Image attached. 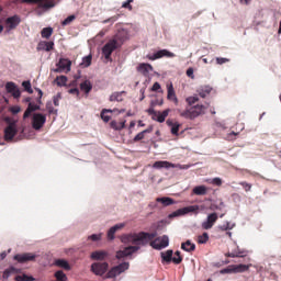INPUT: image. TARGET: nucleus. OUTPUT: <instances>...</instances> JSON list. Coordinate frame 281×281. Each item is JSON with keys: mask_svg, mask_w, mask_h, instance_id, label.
Instances as JSON below:
<instances>
[{"mask_svg": "<svg viewBox=\"0 0 281 281\" xmlns=\"http://www.w3.org/2000/svg\"><path fill=\"white\" fill-rule=\"evenodd\" d=\"M150 232L151 233L145 231L125 233L120 236V240L123 245H139L140 247H146L150 245V240L159 238L157 229H150Z\"/></svg>", "mask_w": 281, "mask_h": 281, "instance_id": "f257e3e1", "label": "nucleus"}, {"mask_svg": "<svg viewBox=\"0 0 281 281\" xmlns=\"http://www.w3.org/2000/svg\"><path fill=\"white\" fill-rule=\"evenodd\" d=\"M90 271L93 276L102 278V280H109L104 278H106V273L111 271V266L109 265V261H94L90 266Z\"/></svg>", "mask_w": 281, "mask_h": 281, "instance_id": "f03ea898", "label": "nucleus"}, {"mask_svg": "<svg viewBox=\"0 0 281 281\" xmlns=\"http://www.w3.org/2000/svg\"><path fill=\"white\" fill-rule=\"evenodd\" d=\"M128 245L123 247V249H120L115 252L116 260H126V258H133L134 254H137L139 249H142V246L139 244H124Z\"/></svg>", "mask_w": 281, "mask_h": 281, "instance_id": "7ed1b4c3", "label": "nucleus"}, {"mask_svg": "<svg viewBox=\"0 0 281 281\" xmlns=\"http://www.w3.org/2000/svg\"><path fill=\"white\" fill-rule=\"evenodd\" d=\"M128 269H131V262L122 261L121 263L111 267L104 279L115 280V278L122 276V273H125Z\"/></svg>", "mask_w": 281, "mask_h": 281, "instance_id": "20e7f679", "label": "nucleus"}, {"mask_svg": "<svg viewBox=\"0 0 281 281\" xmlns=\"http://www.w3.org/2000/svg\"><path fill=\"white\" fill-rule=\"evenodd\" d=\"M121 49L120 46H117V41L116 40H110L106 42L102 48H101V54L106 60V63H113V52Z\"/></svg>", "mask_w": 281, "mask_h": 281, "instance_id": "39448f33", "label": "nucleus"}, {"mask_svg": "<svg viewBox=\"0 0 281 281\" xmlns=\"http://www.w3.org/2000/svg\"><path fill=\"white\" fill-rule=\"evenodd\" d=\"M180 115L186 117V120H196L200 115H205V106L203 104H195L190 109H186Z\"/></svg>", "mask_w": 281, "mask_h": 281, "instance_id": "423d86ee", "label": "nucleus"}, {"mask_svg": "<svg viewBox=\"0 0 281 281\" xmlns=\"http://www.w3.org/2000/svg\"><path fill=\"white\" fill-rule=\"evenodd\" d=\"M3 133H4L3 135L4 142L16 143L23 139V136H16V134L19 133V127H16V123H11L7 127H4Z\"/></svg>", "mask_w": 281, "mask_h": 281, "instance_id": "0eeeda50", "label": "nucleus"}, {"mask_svg": "<svg viewBox=\"0 0 281 281\" xmlns=\"http://www.w3.org/2000/svg\"><path fill=\"white\" fill-rule=\"evenodd\" d=\"M71 59L67 57H59L55 64L56 68L50 69L54 74H69L71 71Z\"/></svg>", "mask_w": 281, "mask_h": 281, "instance_id": "6e6552de", "label": "nucleus"}, {"mask_svg": "<svg viewBox=\"0 0 281 281\" xmlns=\"http://www.w3.org/2000/svg\"><path fill=\"white\" fill-rule=\"evenodd\" d=\"M149 247L156 251H164V249H168V247H170V236L161 235L156 237L149 243Z\"/></svg>", "mask_w": 281, "mask_h": 281, "instance_id": "1a4fd4ad", "label": "nucleus"}, {"mask_svg": "<svg viewBox=\"0 0 281 281\" xmlns=\"http://www.w3.org/2000/svg\"><path fill=\"white\" fill-rule=\"evenodd\" d=\"M175 53L170 52L168 48H161L155 50L154 53H149L146 55L147 60H159L160 58H175Z\"/></svg>", "mask_w": 281, "mask_h": 281, "instance_id": "9d476101", "label": "nucleus"}, {"mask_svg": "<svg viewBox=\"0 0 281 281\" xmlns=\"http://www.w3.org/2000/svg\"><path fill=\"white\" fill-rule=\"evenodd\" d=\"M37 254L34 252H20L13 256V260L19 265H27V262H36Z\"/></svg>", "mask_w": 281, "mask_h": 281, "instance_id": "9b49d317", "label": "nucleus"}, {"mask_svg": "<svg viewBox=\"0 0 281 281\" xmlns=\"http://www.w3.org/2000/svg\"><path fill=\"white\" fill-rule=\"evenodd\" d=\"M160 260L161 265H171V262H173V265H179L181 258L175 257V250L167 249L160 252Z\"/></svg>", "mask_w": 281, "mask_h": 281, "instance_id": "f8f14e48", "label": "nucleus"}, {"mask_svg": "<svg viewBox=\"0 0 281 281\" xmlns=\"http://www.w3.org/2000/svg\"><path fill=\"white\" fill-rule=\"evenodd\" d=\"M47 123V114L35 112L32 116V128L34 131H41Z\"/></svg>", "mask_w": 281, "mask_h": 281, "instance_id": "ddd939ff", "label": "nucleus"}, {"mask_svg": "<svg viewBox=\"0 0 281 281\" xmlns=\"http://www.w3.org/2000/svg\"><path fill=\"white\" fill-rule=\"evenodd\" d=\"M155 170H170V168H179L181 170V164H172L168 160H157L153 164Z\"/></svg>", "mask_w": 281, "mask_h": 281, "instance_id": "4468645a", "label": "nucleus"}, {"mask_svg": "<svg viewBox=\"0 0 281 281\" xmlns=\"http://www.w3.org/2000/svg\"><path fill=\"white\" fill-rule=\"evenodd\" d=\"M4 89L7 93H10L14 98V100L21 99V88H19L14 81H8L4 85Z\"/></svg>", "mask_w": 281, "mask_h": 281, "instance_id": "2eb2a0df", "label": "nucleus"}, {"mask_svg": "<svg viewBox=\"0 0 281 281\" xmlns=\"http://www.w3.org/2000/svg\"><path fill=\"white\" fill-rule=\"evenodd\" d=\"M216 221H218V213H209L206 218L201 224L202 229H212L214 225H216Z\"/></svg>", "mask_w": 281, "mask_h": 281, "instance_id": "dca6fc26", "label": "nucleus"}, {"mask_svg": "<svg viewBox=\"0 0 281 281\" xmlns=\"http://www.w3.org/2000/svg\"><path fill=\"white\" fill-rule=\"evenodd\" d=\"M21 25V16L19 14L11 15L7 19L5 32L10 34L12 30H16Z\"/></svg>", "mask_w": 281, "mask_h": 281, "instance_id": "f3484780", "label": "nucleus"}, {"mask_svg": "<svg viewBox=\"0 0 281 281\" xmlns=\"http://www.w3.org/2000/svg\"><path fill=\"white\" fill-rule=\"evenodd\" d=\"M170 108L165 109L162 112L155 110V113H148V115H151V120L154 122H158V124H164L166 122V117L170 115Z\"/></svg>", "mask_w": 281, "mask_h": 281, "instance_id": "a211bd4d", "label": "nucleus"}, {"mask_svg": "<svg viewBox=\"0 0 281 281\" xmlns=\"http://www.w3.org/2000/svg\"><path fill=\"white\" fill-rule=\"evenodd\" d=\"M194 210L193 206H183L168 214L167 218L172 221V218H180L181 216H188L190 212Z\"/></svg>", "mask_w": 281, "mask_h": 281, "instance_id": "6ab92c4d", "label": "nucleus"}, {"mask_svg": "<svg viewBox=\"0 0 281 281\" xmlns=\"http://www.w3.org/2000/svg\"><path fill=\"white\" fill-rule=\"evenodd\" d=\"M154 69L150 63H139L136 67V71L142 74L145 78H149L150 71H154Z\"/></svg>", "mask_w": 281, "mask_h": 281, "instance_id": "aec40b11", "label": "nucleus"}, {"mask_svg": "<svg viewBox=\"0 0 281 281\" xmlns=\"http://www.w3.org/2000/svg\"><path fill=\"white\" fill-rule=\"evenodd\" d=\"M166 124H167L168 128H170V133L175 137H179V131H181V126H183V124H181V123H179V121H175L172 119H168L166 121Z\"/></svg>", "mask_w": 281, "mask_h": 281, "instance_id": "412c9836", "label": "nucleus"}, {"mask_svg": "<svg viewBox=\"0 0 281 281\" xmlns=\"http://www.w3.org/2000/svg\"><path fill=\"white\" fill-rule=\"evenodd\" d=\"M128 38H130L128 31L123 29L122 31H119L115 34V36L111 40L116 41V45L122 49V45H124V42L128 41Z\"/></svg>", "mask_w": 281, "mask_h": 281, "instance_id": "4be33fe9", "label": "nucleus"}, {"mask_svg": "<svg viewBox=\"0 0 281 281\" xmlns=\"http://www.w3.org/2000/svg\"><path fill=\"white\" fill-rule=\"evenodd\" d=\"M109 258V251L106 250H94L90 254L91 260H97V262H106Z\"/></svg>", "mask_w": 281, "mask_h": 281, "instance_id": "5701e85b", "label": "nucleus"}, {"mask_svg": "<svg viewBox=\"0 0 281 281\" xmlns=\"http://www.w3.org/2000/svg\"><path fill=\"white\" fill-rule=\"evenodd\" d=\"M36 111H45V109H43L41 105H37L34 101L30 102L23 113V120H27V117H30L32 113H36Z\"/></svg>", "mask_w": 281, "mask_h": 281, "instance_id": "b1692460", "label": "nucleus"}, {"mask_svg": "<svg viewBox=\"0 0 281 281\" xmlns=\"http://www.w3.org/2000/svg\"><path fill=\"white\" fill-rule=\"evenodd\" d=\"M170 225V221L168 218L160 220L150 225L149 229H156L158 233L166 232V227Z\"/></svg>", "mask_w": 281, "mask_h": 281, "instance_id": "393cba45", "label": "nucleus"}, {"mask_svg": "<svg viewBox=\"0 0 281 281\" xmlns=\"http://www.w3.org/2000/svg\"><path fill=\"white\" fill-rule=\"evenodd\" d=\"M54 41H40L36 46L37 52H52L54 49Z\"/></svg>", "mask_w": 281, "mask_h": 281, "instance_id": "a878e982", "label": "nucleus"}, {"mask_svg": "<svg viewBox=\"0 0 281 281\" xmlns=\"http://www.w3.org/2000/svg\"><path fill=\"white\" fill-rule=\"evenodd\" d=\"M167 100L179 104V99L177 98V92L175 91V86L172 82L167 83Z\"/></svg>", "mask_w": 281, "mask_h": 281, "instance_id": "bb28decb", "label": "nucleus"}, {"mask_svg": "<svg viewBox=\"0 0 281 281\" xmlns=\"http://www.w3.org/2000/svg\"><path fill=\"white\" fill-rule=\"evenodd\" d=\"M53 266L59 267V269H64L65 271H71V265H69V261L64 258L55 259Z\"/></svg>", "mask_w": 281, "mask_h": 281, "instance_id": "cd10ccee", "label": "nucleus"}, {"mask_svg": "<svg viewBox=\"0 0 281 281\" xmlns=\"http://www.w3.org/2000/svg\"><path fill=\"white\" fill-rule=\"evenodd\" d=\"M213 90L214 88H212V86L205 85L200 86L199 89L196 90V93L200 95V98L205 99L207 98V95H210V93H212Z\"/></svg>", "mask_w": 281, "mask_h": 281, "instance_id": "c85d7f7f", "label": "nucleus"}, {"mask_svg": "<svg viewBox=\"0 0 281 281\" xmlns=\"http://www.w3.org/2000/svg\"><path fill=\"white\" fill-rule=\"evenodd\" d=\"M157 203H161L162 207H170V205H177L175 199L170 196H159L156 199Z\"/></svg>", "mask_w": 281, "mask_h": 281, "instance_id": "c756f323", "label": "nucleus"}, {"mask_svg": "<svg viewBox=\"0 0 281 281\" xmlns=\"http://www.w3.org/2000/svg\"><path fill=\"white\" fill-rule=\"evenodd\" d=\"M182 251H186L187 254H192V251L196 250V244L192 243L191 239H187L181 244Z\"/></svg>", "mask_w": 281, "mask_h": 281, "instance_id": "7c9ffc66", "label": "nucleus"}, {"mask_svg": "<svg viewBox=\"0 0 281 281\" xmlns=\"http://www.w3.org/2000/svg\"><path fill=\"white\" fill-rule=\"evenodd\" d=\"M80 89L86 93V95H89L91 91H93V83L91 82V80L86 79L80 83Z\"/></svg>", "mask_w": 281, "mask_h": 281, "instance_id": "2f4dec72", "label": "nucleus"}, {"mask_svg": "<svg viewBox=\"0 0 281 281\" xmlns=\"http://www.w3.org/2000/svg\"><path fill=\"white\" fill-rule=\"evenodd\" d=\"M250 267H251V263L233 265V269H234L235 273H245V272L249 271Z\"/></svg>", "mask_w": 281, "mask_h": 281, "instance_id": "473e14b6", "label": "nucleus"}, {"mask_svg": "<svg viewBox=\"0 0 281 281\" xmlns=\"http://www.w3.org/2000/svg\"><path fill=\"white\" fill-rule=\"evenodd\" d=\"M67 82H69V78L65 75L57 76L53 81L57 87H68Z\"/></svg>", "mask_w": 281, "mask_h": 281, "instance_id": "72a5a7b5", "label": "nucleus"}, {"mask_svg": "<svg viewBox=\"0 0 281 281\" xmlns=\"http://www.w3.org/2000/svg\"><path fill=\"white\" fill-rule=\"evenodd\" d=\"M110 128L113 131H124L126 128V120L121 121L120 124H117V121L112 120L110 122Z\"/></svg>", "mask_w": 281, "mask_h": 281, "instance_id": "f704fd0d", "label": "nucleus"}, {"mask_svg": "<svg viewBox=\"0 0 281 281\" xmlns=\"http://www.w3.org/2000/svg\"><path fill=\"white\" fill-rule=\"evenodd\" d=\"M192 192L196 194V196H205V194H207V187H205V184L195 186Z\"/></svg>", "mask_w": 281, "mask_h": 281, "instance_id": "c9c22d12", "label": "nucleus"}, {"mask_svg": "<svg viewBox=\"0 0 281 281\" xmlns=\"http://www.w3.org/2000/svg\"><path fill=\"white\" fill-rule=\"evenodd\" d=\"M164 106V99L159 100H151L149 103V108L147 110H145V113H155V108L156 106Z\"/></svg>", "mask_w": 281, "mask_h": 281, "instance_id": "e433bc0d", "label": "nucleus"}, {"mask_svg": "<svg viewBox=\"0 0 281 281\" xmlns=\"http://www.w3.org/2000/svg\"><path fill=\"white\" fill-rule=\"evenodd\" d=\"M92 60H93V55L90 53L82 57L81 63L79 65L83 69H87L88 67H91Z\"/></svg>", "mask_w": 281, "mask_h": 281, "instance_id": "4c0bfd02", "label": "nucleus"}, {"mask_svg": "<svg viewBox=\"0 0 281 281\" xmlns=\"http://www.w3.org/2000/svg\"><path fill=\"white\" fill-rule=\"evenodd\" d=\"M225 206V202H223V200L220 199V204H217L216 201H212L211 205L209 206V210H211V212H223V207Z\"/></svg>", "mask_w": 281, "mask_h": 281, "instance_id": "58836bf2", "label": "nucleus"}, {"mask_svg": "<svg viewBox=\"0 0 281 281\" xmlns=\"http://www.w3.org/2000/svg\"><path fill=\"white\" fill-rule=\"evenodd\" d=\"M52 34H54V27L52 26L43 27L41 31L42 38H46L47 41L48 38H52Z\"/></svg>", "mask_w": 281, "mask_h": 281, "instance_id": "ea45409f", "label": "nucleus"}, {"mask_svg": "<svg viewBox=\"0 0 281 281\" xmlns=\"http://www.w3.org/2000/svg\"><path fill=\"white\" fill-rule=\"evenodd\" d=\"M58 3H60V0L40 4L38 8H42V10H44V12H49V10H52V8H56V5H58Z\"/></svg>", "mask_w": 281, "mask_h": 281, "instance_id": "a19ab883", "label": "nucleus"}, {"mask_svg": "<svg viewBox=\"0 0 281 281\" xmlns=\"http://www.w3.org/2000/svg\"><path fill=\"white\" fill-rule=\"evenodd\" d=\"M22 88H23V91H25L26 93H30V95L34 93V89L32 88V81L30 80L22 81Z\"/></svg>", "mask_w": 281, "mask_h": 281, "instance_id": "79ce46f5", "label": "nucleus"}, {"mask_svg": "<svg viewBox=\"0 0 281 281\" xmlns=\"http://www.w3.org/2000/svg\"><path fill=\"white\" fill-rule=\"evenodd\" d=\"M210 240V234L204 232L203 234L198 236V245H206Z\"/></svg>", "mask_w": 281, "mask_h": 281, "instance_id": "37998d69", "label": "nucleus"}, {"mask_svg": "<svg viewBox=\"0 0 281 281\" xmlns=\"http://www.w3.org/2000/svg\"><path fill=\"white\" fill-rule=\"evenodd\" d=\"M15 281H36V278H34V276L32 274H19L15 277Z\"/></svg>", "mask_w": 281, "mask_h": 281, "instance_id": "c03bdc74", "label": "nucleus"}, {"mask_svg": "<svg viewBox=\"0 0 281 281\" xmlns=\"http://www.w3.org/2000/svg\"><path fill=\"white\" fill-rule=\"evenodd\" d=\"M46 111L48 115H58V109L54 108V103L52 101L46 102Z\"/></svg>", "mask_w": 281, "mask_h": 281, "instance_id": "a18cd8bd", "label": "nucleus"}, {"mask_svg": "<svg viewBox=\"0 0 281 281\" xmlns=\"http://www.w3.org/2000/svg\"><path fill=\"white\" fill-rule=\"evenodd\" d=\"M77 16L76 14H70L66 19L61 21V27H67V25H71L74 21H76Z\"/></svg>", "mask_w": 281, "mask_h": 281, "instance_id": "49530a36", "label": "nucleus"}, {"mask_svg": "<svg viewBox=\"0 0 281 281\" xmlns=\"http://www.w3.org/2000/svg\"><path fill=\"white\" fill-rule=\"evenodd\" d=\"M91 243H100L102 240V233H93L87 237Z\"/></svg>", "mask_w": 281, "mask_h": 281, "instance_id": "de8ad7c7", "label": "nucleus"}, {"mask_svg": "<svg viewBox=\"0 0 281 281\" xmlns=\"http://www.w3.org/2000/svg\"><path fill=\"white\" fill-rule=\"evenodd\" d=\"M187 207H193V210L190 211L193 212L194 214H199V212H204V210H207V207H205V205H199V204H193V205H188Z\"/></svg>", "mask_w": 281, "mask_h": 281, "instance_id": "09e8293b", "label": "nucleus"}, {"mask_svg": "<svg viewBox=\"0 0 281 281\" xmlns=\"http://www.w3.org/2000/svg\"><path fill=\"white\" fill-rule=\"evenodd\" d=\"M110 102H124V99L121 97V94L115 91L109 97Z\"/></svg>", "mask_w": 281, "mask_h": 281, "instance_id": "8fccbe9b", "label": "nucleus"}, {"mask_svg": "<svg viewBox=\"0 0 281 281\" xmlns=\"http://www.w3.org/2000/svg\"><path fill=\"white\" fill-rule=\"evenodd\" d=\"M220 273L221 276H225V274L232 276V273H235L234 265H229L226 268L221 269Z\"/></svg>", "mask_w": 281, "mask_h": 281, "instance_id": "3c124183", "label": "nucleus"}, {"mask_svg": "<svg viewBox=\"0 0 281 281\" xmlns=\"http://www.w3.org/2000/svg\"><path fill=\"white\" fill-rule=\"evenodd\" d=\"M187 104H189V106H192V104H196V102H199V94H193L190 95L186 99Z\"/></svg>", "mask_w": 281, "mask_h": 281, "instance_id": "603ef678", "label": "nucleus"}, {"mask_svg": "<svg viewBox=\"0 0 281 281\" xmlns=\"http://www.w3.org/2000/svg\"><path fill=\"white\" fill-rule=\"evenodd\" d=\"M55 278H56V280H58V281H67V274H66L65 271H63V270H57V271L55 272Z\"/></svg>", "mask_w": 281, "mask_h": 281, "instance_id": "864d4df0", "label": "nucleus"}, {"mask_svg": "<svg viewBox=\"0 0 281 281\" xmlns=\"http://www.w3.org/2000/svg\"><path fill=\"white\" fill-rule=\"evenodd\" d=\"M117 232L113 228V226H111L109 229H108V232H106V239L109 240V241H113V239L115 238V234H116Z\"/></svg>", "mask_w": 281, "mask_h": 281, "instance_id": "5fc2aeb1", "label": "nucleus"}, {"mask_svg": "<svg viewBox=\"0 0 281 281\" xmlns=\"http://www.w3.org/2000/svg\"><path fill=\"white\" fill-rule=\"evenodd\" d=\"M150 91H154L155 93H164V90L161 89V83H159V81H155L150 88Z\"/></svg>", "mask_w": 281, "mask_h": 281, "instance_id": "6e6d98bb", "label": "nucleus"}, {"mask_svg": "<svg viewBox=\"0 0 281 281\" xmlns=\"http://www.w3.org/2000/svg\"><path fill=\"white\" fill-rule=\"evenodd\" d=\"M60 100H63V93L61 92H57V94H55L53 97V104H54V106H60Z\"/></svg>", "mask_w": 281, "mask_h": 281, "instance_id": "4d7b16f0", "label": "nucleus"}, {"mask_svg": "<svg viewBox=\"0 0 281 281\" xmlns=\"http://www.w3.org/2000/svg\"><path fill=\"white\" fill-rule=\"evenodd\" d=\"M117 19H120V15H114V16L103 20L102 23H103V25H106V23H110V25H113V23H115L117 21Z\"/></svg>", "mask_w": 281, "mask_h": 281, "instance_id": "13d9d810", "label": "nucleus"}, {"mask_svg": "<svg viewBox=\"0 0 281 281\" xmlns=\"http://www.w3.org/2000/svg\"><path fill=\"white\" fill-rule=\"evenodd\" d=\"M210 183H212V186H223V179H221L220 177H215L209 180Z\"/></svg>", "mask_w": 281, "mask_h": 281, "instance_id": "bf43d9fd", "label": "nucleus"}, {"mask_svg": "<svg viewBox=\"0 0 281 281\" xmlns=\"http://www.w3.org/2000/svg\"><path fill=\"white\" fill-rule=\"evenodd\" d=\"M225 256L227 258H245L246 255H238L236 250H233L232 252H227Z\"/></svg>", "mask_w": 281, "mask_h": 281, "instance_id": "052dcab7", "label": "nucleus"}, {"mask_svg": "<svg viewBox=\"0 0 281 281\" xmlns=\"http://www.w3.org/2000/svg\"><path fill=\"white\" fill-rule=\"evenodd\" d=\"M100 117L105 124H109V122H111V115L106 114L105 112L101 111Z\"/></svg>", "mask_w": 281, "mask_h": 281, "instance_id": "680f3d73", "label": "nucleus"}, {"mask_svg": "<svg viewBox=\"0 0 281 281\" xmlns=\"http://www.w3.org/2000/svg\"><path fill=\"white\" fill-rule=\"evenodd\" d=\"M218 229H221V232H232V227H229V221H226L225 224L220 225Z\"/></svg>", "mask_w": 281, "mask_h": 281, "instance_id": "e2e57ef3", "label": "nucleus"}, {"mask_svg": "<svg viewBox=\"0 0 281 281\" xmlns=\"http://www.w3.org/2000/svg\"><path fill=\"white\" fill-rule=\"evenodd\" d=\"M8 269L11 272V276H13L14 273H22V271H23L21 268H16L12 265L9 266Z\"/></svg>", "mask_w": 281, "mask_h": 281, "instance_id": "0e129e2a", "label": "nucleus"}, {"mask_svg": "<svg viewBox=\"0 0 281 281\" xmlns=\"http://www.w3.org/2000/svg\"><path fill=\"white\" fill-rule=\"evenodd\" d=\"M144 137H146L143 132H139L138 134H136L134 136V138L132 139V142L135 144L136 142H142V139H144Z\"/></svg>", "mask_w": 281, "mask_h": 281, "instance_id": "69168bd1", "label": "nucleus"}, {"mask_svg": "<svg viewBox=\"0 0 281 281\" xmlns=\"http://www.w3.org/2000/svg\"><path fill=\"white\" fill-rule=\"evenodd\" d=\"M215 60L217 65H225V63H229V58L227 57H216Z\"/></svg>", "mask_w": 281, "mask_h": 281, "instance_id": "338daca9", "label": "nucleus"}, {"mask_svg": "<svg viewBox=\"0 0 281 281\" xmlns=\"http://www.w3.org/2000/svg\"><path fill=\"white\" fill-rule=\"evenodd\" d=\"M188 78H191V80H194V68L189 67L186 71Z\"/></svg>", "mask_w": 281, "mask_h": 281, "instance_id": "774afa93", "label": "nucleus"}]
</instances>
